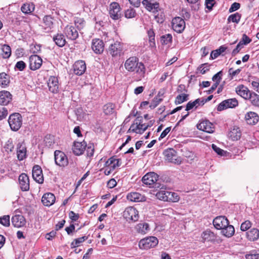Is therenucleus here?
<instances>
[{"mask_svg": "<svg viewBox=\"0 0 259 259\" xmlns=\"http://www.w3.org/2000/svg\"><path fill=\"white\" fill-rule=\"evenodd\" d=\"M143 118L142 116L137 117L134 122L131 125L128 132H133L137 134H142L146 129V124L142 123Z\"/></svg>", "mask_w": 259, "mask_h": 259, "instance_id": "obj_4", "label": "nucleus"}, {"mask_svg": "<svg viewBox=\"0 0 259 259\" xmlns=\"http://www.w3.org/2000/svg\"><path fill=\"white\" fill-rule=\"evenodd\" d=\"M251 104L255 107H259V95L255 93H252L248 99Z\"/></svg>", "mask_w": 259, "mask_h": 259, "instance_id": "obj_44", "label": "nucleus"}, {"mask_svg": "<svg viewBox=\"0 0 259 259\" xmlns=\"http://www.w3.org/2000/svg\"><path fill=\"white\" fill-rule=\"evenodd\" d=\"M87 144L84 141L82 142H74L72 147L73 152L76 155L82 154L85 149Z\"/></svg>", "mask_w": 259, "mask_h": 259, "instance_id": "obj_21", "label": "nucleus"}, {"mask_svg": "<svg viewBox=\"0 0 259 259\" xmlns=\"http://www.w3.org/2000/svg\"><path fill=\"white\" fill-rule=\"evenodd\" d=\"M201 237L204 241H214L216 239L215 234L209 230L204 231L201 235Z\"/></svg>", "mask_w": 259, "mask_h": 259, "instance_id": "obj_33", "label": "nucleus"}, {"mask_svg": "<svg viewBox=\"0 0 259 259\" xmlns=\"http://www.w3.org/2000/svg\"><path fill=\"white\" fill-rule=\"evenodd\" d=\"M158 179V176L154 172H150L146 174L142 178L143 183L146 185L151 186L155 183Z\"/></svg>", "mask_w": 259, "mask_h": 259, "instance_id": "obj_12", "label": "nucleus"}, {"mask_svg": "<svg viewBox=\"0 0 259 259\" xmlns=\"http://www.w3.org/2000/svg\"><path fill=\"white\" fill-rule=\"evenodd\" d=\"M32 175L33 179L39 184L44 182V176L41 167L38 165H35L32 168Z\"/></svg>", "mask_w": 259, "mask_h": 259, "instance_id": "obj_11", "label": "nucleus"}, {"mask_svg": "<svg viewBox=\"0 0 259 259\" xmlns=\"http://www.w3.org/2000/svg\"><path fill=\"white\" fill-rule=\"evenodd\" d=\"M123 217L127 221L136 222L139 218V212L134 207H128L123 212Z\"/></svg>", "mask_w": 259, "mask_h": 259, "instance_id": "obj_8", "label": "nucleus"}, {"mask_svg": "<svg viewBox=\"0 0 259 259\" xmlns=\"http://www.w3.org/2000/svg\"><path fill=\"white\" fill-rule=\"evenodd\" d=\"M238 105V101L235 98L225 100L219 104L217 110L221 111L229 108H234L237 106Z\"/></svg>", "mask_w": 259, "mask_h": 259, "instance_id": "obj_9", "label": "nucleus"}, {"mask_svg": "<svg viewBox=\"0 0 259 259\" xmlns=\"http://www.w3.org/2000/svg\"><path fill=\"white\" fill-rule=\"evenodd\" d=\"M162 101V99L158 98V97H155L152 100V103L150 105L151 109L155 108Z\"/></svg>", "mask_w": 259, "mask_h": 259, "instance_id": "obj_57", "label": "nucleus"}, {"mask_svg": "<svg viewBox=\"0 0 259 259\" xmlns=\"http://www.w3.org/2000/svg\"><path fill=\"white\" fill-rule=\"evenodd\" d=\"M87 155L89 157H91L94 153V148L92 144L89 145L86 149Z\"/></svg>", "mask_w": 259, "mask_h": 259, "instance_id": "obj_58", "label": "nucleus"}, {"mask_svg": "<svg viewBox=\"0 0 259 259\" xmlns=\"http://www.w3.org/2000/svg\"><path fill=\"white\" fill-rule=\"evenodd\" d=\"M109 51L113 57L120 56L122 51V45L120 42L116 41L110 45Z\"/></svg>", "mask_w": 259, "mask_h": 259, "instance_id": "obj_16", "label": "nucleus"}, {"mask_svg": "<svg viewBox=\"0 0 259 259\" xmlns=\"http://www.w3.org/2000/svg\"><path fill=\"white\" fill-rule=\"evenodd\" d=\"M197 127L198 130L208 133H211L213 132L212 124L208 120L202 121L197 124Z\"/></svg>", "mask_w": 259, "mask_h": 259, "instance_id": "obj_17", "label": "nucleus"}, {"mask_svg": "<svg viewBox=\"0 0 259 259\" xmlns=\"http://www.w3.org/2000/svg\"><path fill=\"white\" fill-rule=\"evenodd\" d=\"M120 159H116L114 157H111L105 163L106 166H110L111 169H115L116 167L119 166L120 164L119 163Z\"/></svg>", "mask_w": 259, "mask_h": 259, "instance_id": "obj_41", "label": "nucleus"}, {"mask_svg": "<svg viewBox=\"0 0 259 259\" xmlns=\"http://www.w3.org/2000/svg\"><path fill=\"white\" fill-rule=\"evenodd\" d=\"M148 34L149 36V40L150 42V46L152 47L155 46V33L153 30L150 29L148 31Z\"/></svg>", "mask_w": 259, "mask_h": 259, "instance_id": "obj_50", "label": "nucleus"}, {"mask_svg": "<svg viewBox=\"0 0 259 259\" xmlns=\"http://www.w3.org/2000/svg\"><path fill=\"white\" fill-rule=\"evenodd\" d=\"M241 19V15L238 13H236L234 14L231 15L229 16L228 18V23H230L231 22L238 23L240 20Z\"/></svg>", "mask_w": 259, "mask_h": 259, "instance_id": "obj_47", "label": "nucleus"}, {"mask_svg": "<svg viewBox=\"0 0 259 259\" xmlns=\"http://www.w3.org/2000/svg\"><path fill=\"white\" fill-rule=\"evenodd\" d=\"M55 195L51 193H47L44 194L41 198V202L46 206H50L55 202Z\"/></svg>", "mask_w": 259, "mask_h": 259, "instance_id": "obj_20", "label": "nucleus"}, {"mask_svg": "<svg viewBox=\"0 0 259 259\" xmlns=\"http://www.w3.org/2000/svg\"><path fill=\"white\" fill-rule=\"evenodd\" d=\"M53 40L55 44L60 47L64 46L66 40L63 34L58 33L53 37Z\"/></svg>", "mask_w": 259, "mask_h": 259, "instance_id": "obj_37", "label": "nucleus"}, {"mask_svg": "<svg viewBox=\"0 0 259 259\" xmlns=\"http://www.w3.org/2000/svg\"><path fill=\"white\" fill-rule=\"evenodd\" d=\"M188 96L189 95L186 94H182L178 95L175 99V103L176 105H178L187 101L188 100Z\"/></svg>", "mask_w": 259, "mask_h": 259, "instance_id": "obj_45", "label": "nucleus"}, {"mask_svg": "<svg viewBox=\"0 0 259 259\" xmlns=\"http://www.w3.org/2000/svg\"><path fill=\"white\" fill-rule=\"evenodd\" d=\"M157 199L164 201L177 202L179 200V197L177 193L169 192L165 190H160L156 194Z\"/></svg>", "mask_w": 259, "mask_h": 259, "instance_id": "obj_1", "label": "nucleus"}, {"mask_svg": "<svg viewBox=\"0 0 259 259\" xmlns=\"http://www.w3.org/2000/svg\"><path fill=\"white\" fill-rule=\"evenodd\" d=\"M72 68L69 70V73H74L77 75H81L83 74L86 70L87 66H71Z\"/></svg>", "mask_w": 259, "mask_h": 259, "instance_id": "obj_36", "label": "nucleus"}, {"mask_svg": "<svg viewBox=\"0 0 259 259\" xmlns=\"http://www.w3.org/2000/svg\"><path fill=\"white\" fill-rule=\"evenodd\" d=\"M41 50V46L36 44H32L29 46V51L33 54H37Z\"/></svg>", "mask_w": 259, "mask_h": 259, "instance_id": "obj_51", "label": "nucleus"}, {"mask_svg": "<svg viewBox=\"0 0 259 259\" xmlns=\"http://www.w3.org/2000/svg\"><path fill=\"white\" fill-rule=\"evenodd\" d=\"M241 132L238 127L233 128L229 133V137L233 141H237L241 137Z\"/></svg>", "mask_w": 259, "mask_h": 259, "instance_id": "obj_38", "label": "nucleus"}, {"mask_svg": "<svg viewBox=\"0 0 259 259\" xmlns=\"http://www.w3.org/2000/svg\"><path fill=\"white\" fill-rule=\"evenodd\" d=\"M138 58L135 56L129 58L125 62L124 65H138Z\"/></svg>", "mask_w": 259, "mask_h": 259, "instance_id": "obj_54", "label": "nucleus"}, {"mask_svg": "<svg viewBox=\"0 0 259 259\" xmlns=\"http://www.w3.org/2000/svg\"><path fill=\"white\" fill-rule=\"evenodd\" d=\"M48 87L50 92L53 93H57L59 91V83L58 78L54 76H51L48 80Z\"/></svg>", "mask_w": 259, "mask_h": 259, "instance_id": "obj_15", "label": "nucleus"}, {"mask_svg": "<svg viewBox=\"0 0 259 259\" xmlns=\"http://www.w3.org/2000/svg\"><path fill=\"white\" fill-rule=\"evenodd\" d=\"M4 148L8 153L12 152L14 148L13 140L9 139L5 144Z\"/></svg>", "mask_w": 259, "mask_h": 259, "instance_id": "obj_48", "label": "nucleus"}, {"mask_svg": "<svg viewBox=\"0 0 259 259\" xmlns=\"http://www.w3.org/2000/svg\"><path fill=\"white\" fill-rule=\"evenodd\" d=\"M245 257L246 259H259V253L252 252L250 254H246Z\"/></svg>", "mask_w": 259, "mask_h": 259, "instance_id": "obj_63", "label": "nucleus"}, {"mask_svg": "<svg viewBox=\"0 0 259 259\" xmlns=\"http://www.w3.org/2000/svg\"><path fill=\"white\" fill-rule=\"evenodd\" d=\"M240 5L238 3H234L232 4L231 7L230 8L229 11L230 13H232L234 11H235L240 8Z\"/></svg>", "mask_w": 259, "mask_h": 259, "instance_id": "obj_61", "label": "nucleus"}, {"mask_svg": "<svg viewBox=\"0 0 259 259\" xmlns=\"http://www.w3.org/2000/svg\"><path fill=\"white\" fill-rule=\"evenodd\" d=\"M74 24L77 28L80 30L82 29L85 25V22L83 18L75 17L74 19Z\"/></svg>", "mask_w": 259, "mask_h": 259, "instance_id": "obj_46", "label": "nucleus"}, {"mask_svg": "<svg viewBox=\"0 0 259 259\" xmlns=\"http://www.w3.org/2000/svg\"><path fill=\"white\" fill-rule=\"evenodd\" d=\"M171 23L173 30L178 33H181L185 28V22L181 17H175Z\"/></svg>", "mask_w": 259, "mask_h": 259, "instance_id": "obj_10", "label": "nucleus"}, {"mask_svg": "<svg viewBox=\"0 0 259 259\" xmlns=\"http://www.w3.org/2000/svg\"><path fill=\"white\" fill-rule=\"evenodd\" d=\"M64 32L67 38L71 40H75L78 37V31L71 25H67L65 28Z\"/></svg>", "mask_w": 259, "mask_h": 259, "instance_id": "obj_18", "label": "nucleus"}, {"mask_svg": "<svg viewBox=\"0 0 259 259\" xmlns=\"http://www.w3.org/2000/svg\"><path fill=\"white\" fill-rule=\"evenodd\" d=\"M227 50V47L225 46H221L219 49L212 51L210 55V59L213 60L217 58L219 56L222 55L224 56L223 53Z\"/></svg>", "mask_w": 259, "mask_h": 259, "instance_id": "obj_35", "label": "nucleus"}, {"mask_svg": "<svg viewBox=\"0 0 259 259\" xmlns=\"http://www.w3.org/2000/svg\"><path fill=\"white\" fill-rule=\"evenodd\" d=\"M12 100V95L11 93L6 91L0 92V105H7Z\"/></svg>", "mask_w": 259, "mask_h": 259, "instance_id": "obj_23", "label": "nucleus"}, {"mask_svg": "<svg viewBox=\"0 0 259 259\" xmlns=\"http://www.w3.org/2000/svg\"><path fill=\"white\" fill-rule=\"evenodd\" d=\"M8 122L12 131H18L22 124V118L21 114L18 113L12 114L9 116Z\"/></svg>", "mask_w": 259, "mask_h": 259, "instance_id": "obj_2", "label": "nucleus"}, {"mask_svg": "<svg viewBox=\"0 0 259 259\" xmlns=\"http://www.w3.org/2000/svg\"><path fill=\"white\" fill-rule=\"evenodd\" d=\"M109 13L110 17L115 20H118L121 17V9L118 3L112 2L110 4Z\"/></svg>", "mask_w": 259, "mask_h": 259, "instance_id": "obj_7", "label": "nucleus"}, {"mask_svg": "<svg viewBox=\"0 0 259 259\" xmlns=\"http://www.w3.org/2000/svg\"><path fill=\"white\" fill-rule=\"evenodd\" d=\"M163 154L168 162L177 164H180L182 162L181 158L177 156V152L172 148L164 150Z\"/></svg>", "mask_w": 259, "mask_h": 259, "instance_id": "obj_5", "label": "nucleus"}, {"mask_svg": "<svg viewBox=\"0 0 259 259\" xmlns=\"http://www.w3.org/2000/svg\"><path fill=\"white\" fill-rule=\"evenodd\" d=\"M251 226V223L249 221H246L241 225L240 229L242 231H245Z\"/></svg>", "mask_w": 259, "mask_h": 259, "instance_id": "obj_56", "label": "nucleus"}, {"mask_svg": "<svg viewBox=\"0 0 259 259\" xmlns=\"http://www.w3.org/2000/svg\"><path fill=\"white\" fill-rule=\"evenodd\" d=\"M142 4L147 10L151 11L153 13H156L159 10V5L158 3H152L148 0H143Z\"/></svg>", "mask_w": 259, "mask_h": 259, "instance_id": "obj_27", "label": "nucleus"}, {"mask_svg": "<svg viewBox=\"0 0 259 259\" xmlns=\"http://www.w3.org/2000/svg\"><path fill=\"white\" fill-rule=\"evenodd\" d=\"M11 55V49L7 45L0 44V56L3 58H8Z\"/></svg>", "mask_w": 259, "mask_h": 259, "instance_id": "obj_31", "label": "nucleus"}, {"mask_svg": "<svg viewBox=\"0 0 259 259\" xmlns=\"http://www.w3.org/2000/svg\"><path fill=\"white\" fill-rule=\"evenodd\" d=\"M126 198L127 200L132 202H142L146 200L145 196L138 192L128 193Z\"/></svg>", "mask_w": 259, "mask_h": 259, "instance_id": "obj_26", "label": "nucleus"}, {"mask_svg": "<svg viewBox=\"0 0 259 259\" xmlns=\"http://www.w3.org/2000/svg\"><path fill=\"white\" fill-rule=\"evenodd\" d=\"M247 239L250 241H255L259 238V230L256 228H252L246 232Z\"/></svg>", "mask_w": 259, "mask_h": 259, "instance_id": "obj_32", "label": "nucleus"}, {"mask_svg": "<svg viewBox=\"0 0 259 259\" xmlns=\"http://www.w3.org/2000/svg\"><path fill=\"white\" fill-rule=\"evenodd\" d=\"M12 225L16 228L23 227L26 224L24 217L20 214L15 215L11 219Z\"/></svg>", "mask_w": 259, "mask_h": 259, "instance_id": "obj_22", "label": "nucleus"}, {"mask_svg": "<svg viewBox=\"0 0 259 259\" xmlns=\"http://www.w3.org/2000/svg\"><path fill=\"white\" fill-rule=\"evenodd\" d=\"M8 110L5 107L0 108V120L5 118L8 115Z\"/></svg>", "mask_w": 259, "mask_h": 259, "instance_id": "obj_59", "label": "nucleus"}, {"mask_svg": "<svg viewBox=\"0 0 259 259\" xmlns=\"http://www.w3.org/2000/svg\"><path fill=\"white\" fill-rule=\"evenodd\" d=\"M20 188L23 191H27L29 189V180L28 176L25 174H21L19 177Z\"/></svg>", "mask_w": 259, "mask_h": 259, "instance_id": "obj_14", "label": "nucleus"}, {"mask_svg": "<svg viewBox=\"0 0 259 259\" xmlns=\"http://www.w3.org/2000/svg\"><path fill=\"white\" fill-rule=\"evenodd\" d=\"M21 10L24 14H30L34 10V5L32 3H25L22 5Z\"/></svg>", "mask_w": 259, "mask_h": 259, "instance_id": "obj_40", "label": "nucleus"}, {"mask_svg": "<svg viewBox=\"0 0 259 259\" xmlns=\"http://www.w3.org/2000/svg\"><path fill=\"white\" fill-rule=\"evenodd\" d=\"M221 230V233L224 236L228 238L232 237L235 233L234 227L232 225H229V223L225 227H223Z\"/></svg>", "mask_w": 259, "mask_h": 259, "instance_id": "obj_34", "label": "nucleus"}, {"mask_svg": "<svg viewBox=\"0 0 259 259\" xmlns=\"http://www.w3.org/2000/svg\"><path fill=\"white\" fill-rule=\"evenodd\" d=\"M10 76L5 72L0 73V85L5 88L10 83Z\"/></svg>", "mask_w": 259, "mask_h": 259, "instance_id": "obj_39", "label": "nucleus"}, {"mask_svg": "<svg viewBox=\"0 0 259 259\" xmlns=\"http://www.w3.org/2000/svg\"><path fill=\"white\" fill-rule=\"evenodd\" d=\"M222 74V72L219 71L217 73H216L212 77V80L214 81L215 82H218V83H220V80L222 79L221 76Z\"/></svg>", "mask_w": 259, "mask_h": 259, "instance_id": "obj_60", "label": "nucleus"}, {"mask_svg": "<svg viewBox=\"0 0 259 259\" xmlns=\"http://www.w3.org/2000/svg\"><path fill=\"white\" fill-rule=\"evenodd\" d=\"M87 237L83 236L74 239L71 244V247L75 248L77 246H78L80 243L84 242L85 240L87 239Z\"/></svg>", "mask_w": 259, "mask_h": 259, "instance_id": "obj_49", "label": "nucleus"}, {"mask_svg": "<svg viewBox=\"0 0 259 259\" xmlns=\"http://www.w3.org/2000/svg\"><path fill=\"white\" fill-rule=\"evenodd\" d=\"M212 149L219 155H224V153H225V151L221 149V148H220L219 147H217L214 144H212Z\"/></svg>", "mask_w": 259, "mask_h": 259, "instance_id": "obj_62", "label": "nucleus"}, {"mask_svg": "<svg viewBox=\"0 0 259 259\" xmlns=\"http://www.w3.org/2000/svg\"><path fill=\"white\" fill-rule=\"evenodd\" d=\"M26 147L23 143H19L17 146V156L19 160L21 161L26 157Z\"/></svg>", "mask_w": 259, "mask_h": 259, "instance_id": "obj_25", "label": "nucleus"}, {"mask_svg": "<svg viewBox=\"0 0 259 259\" xmlns=\"http://www.w3.org/2000/svg\"><path fill=\"white\" fill-rule=\"evenodd\" d=\"M236 92L238 95L246 100L248 99L250 97V95L252 94L248 88L243 85H239L236 88Z\"/></svg>", "mask_w": 259, "mask_h": 259, "instance_id": "obj_19", "label": "nucleus"}, {"mask_svg": "<svg viewBox=\"0 0 259 259\" xmlns=\"http://www.w3.org/2000/svg\"><path fill=\"white\" fill-rule=\"evenodd\" d=\"M135 229L138 233L144 235L150 231V227L148 223L142 222L137 224L135 227Z\"/></svg>", "mask_w": 259, "mask_h": 259, "instance_id": "obj_30", "label": "nucleus"}, {"mask_svg": "<svg viewBox=\"0 0 259 259\" xmlns=\"http://www.w3.org/2000/svg\"><path fill=\"white\" fill-rule=\"evenodd\" d=\"M136 14L134 9H129L125 11L124 16L127 18H132L136 16Z\"/></svg>", "mask_w": 259, "mask_h": 259, "instance_id": "obj_55", "label": "nucleus"}, {"mask_svg": "<svg viewBox=\"0 0 259 259\" xmlns=\"http://www.w3.org/2000/svg\"><path fill=\"white\" fill-rule=\"evenodd\" d=\"M227 218L223 215L217 217L213 221L214 227L218 230H221L229 224Z\"/></svg>", "mask_w": 259, "mask_h": 259, "instance_id": "obj_13", "label": "nucleus"}, {"mask_svg": "<svg viewBox=\"0 0 259 259\" xmlns=\"http://www.w3.org/2000/svg\"><path fill=\"white\" fill-rule=\"evenodd\" d=\"M0 223L6 227L10 226V216L9 215H6L3 217H0Z\"/></svg>", "mask_w": 259, "mask_h": 259, "instance_id": "obj_53", "label": "nucleus"}, {"mask_svg": "<svg viewBox=\"0 0 259 259\" xmlns=\"http://www.w3.org/2000/svg\"><path fill=\"white\" fill-rule=\"evenodd\" d=\"M54 23V19L50 15L45 16L43 18V25L47 32L50 31L53 28Z\"/></svg>", "mask_w": 259, "mask_h": 259, "instance_id": "obj_28", "label": "nucleus"}, {"mask_svg": "<svg viewBox=\"0 0 259 259\" xmlns=\"http://www.w3.org/2000/svg\"><path fill=\"white\" fill-rule=\"evenodd\" d=\"M115 105L112 103H109L103 106V111L106 115H110L114 112Z\"/></svg>", "mask_w": 259, "mask_h": 259, "instance_id": "obj_43", "label": "nucleus"}, {"mask_svg": "<svg viewBox=\"0 0 259 259\" xmlns=\"http://www.w3.org/2000/svg\"><path fill=\"white\" fill-rule=\"evenodd\" d=\"M42 63L41 58L37 55H33L29 57V65H42Z\"/></svg>", "mask_w": 259, "mask_h": 259, "instance_id": "obj_42", "label": "nucleus"}, {"mask_svg": "<svg viewBox=\"0 0 259 259\" xmlns=\"http://www.w3.org/2000/svg\"><path fill=\"white\" fill-rule=\"evenodd\" d=\"M172 35L170 34H167L161 36V42L163 45H167L172 40Z\"/></svg>", "mask_w": 259, "mask_h": 259, "instance_id": "obj_52", "label": "nucleus"}, {"mask_svg": "<svg viewBox=\"0 0 259 259\" xmlns=\"http://www.w3.org/2000/svg\"><path fill=\"white\" fill-rule=\"evenodd\" d=\"M55 164L60 167H65L68 164V159L66 154L60 150L54 152Z\"/></svg>", "mask_w": 259, "mask_h": 259, "instance_id": "obj_6", "label": "nucleus"}, {"mask_svg": "<svg viewBox=\"0 0 259 259\" xmlns=\"http://www.w3.org/2000/svg\"><path fill=\"white\" fill-rule=\"evenodd\" d=\"M205 3L206 8L210 10L215 3L214 0H205Z\"/></svg>", "mask_w": 259, "mask_h": 259, "instance_id": "obj_64", "label": "nucleus"}, {"mask_svg": "<svg viewBox=\"0 0 259 259\" xmlns=\"http://www.w3.org/2000/svg\"><path fill=\"white\" fill-rule=\"evenodd\" d=\"M245 119L247 124L253 125L258 121V116L254 112H249L245 114Z\"/></svg>", "mask_w": 259, "mask_h": 259, "instance_id": "obj_29", "label": "nucleus"}, {"mask_svg": "<svg viewBox=\"0 0 259 259\" xmlns=\"http://www.w3.org/2000/svg\"><path fill=\"white\" fill-rule=\"evenodd\" d=\"M158 243L156 237L150 236L141 239L139 242V246L141 249H148L156 246Z\"/></svg>", "mask_w": 259, "mask_h": 259, "instance_id": "obj_3", "label": "nucleus"}, {"mask_svg": "<svg viewBox=\"0 0 259 259\" xmlns=\"http://www.w3.org/2000/svg\"><path fill=\"white\" fill-rule=\"evenodd\" d=\"M92 48L96 54H101L104 50V44L100 39H95L92 41Z\"/></svg>", "mask_w": 259, "mask_h": 259, "instance_id": "obj_24", "label": "nucleus"}]
</instances>
